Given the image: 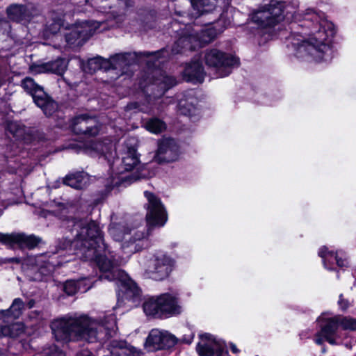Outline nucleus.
<instances>
[{
  "mask_svg": "<svg viewBox=\"0 0 356 356\" xmlns=\"http://www.w3.org/2000/svg\"><path fill=\"white\" fill-rule=\"evenodd\" d=\"M71 127L76 134L96 136L99 133L101 124L96 118L82 114L72 120Z\"/></svg>",
  "mask_w": 356,
  "mask_h": 356,
  "instance_id": "obj_14",
  "label": "nucleus"
},
{
  "mask_svg": "<svg viewBox=\"0 0 356 356\" xmlns=\"http://www.w3.org/2000/svg\"><path fill=\"white\" fill-rule=\"evenodd\" d=\"M140 290L135 283L129 282L122 285L120 292L118 295V304L122 305L124 300L134 301L140 296Z\"/></svg>",
  "mask_w": 356,
  "mask_h": 356,
  "instance_id": "obj_29",
  "label": "nucleus"
},
{
  "mask_svg": "<svg viewBox=\"0 0 356 356\" xmlns=\"http://www.w3.org/2000/svg\"><path fill=\"white\" fill-rule=\"evenodd\" d=\"M147 235V234L145 232V228L129 230L126 241L122 245V248L127 249V253H134L140 251L144 246V239Z\"/></svg>",
  "mask_w": 356,
  "mask_h": 356,
  "instance_id": "obj_20",
  "label": "nucleus"
},
{
  "mask_svg": "<svg viewBox=\"0 0 356 356\" xmlns=\"http://www.w3.org/2000/svg\"><path fill=\"white\" fill-rule=\"evenodd\" d=\"M66 68L67 64L65 60L62 58L41 64H33L30 67L33 73L40 74L51 72L58 75H62Z\"/></svg>",
  "mask_w": 356,
  "mask_h": 356,
  "instance_id": "obj_21",
  "label": "nucleus"
},
{
  "mask_svg": "<svg viewBox=\"0 0 356 356\" xmlns=\"http://www.w3.org/2000/svg\"><path fill=\"white\" fill-rule=\"evenodd\" d=\"M63 25V20L61 19H57L47 25L46 31L51 34H56L60 31Z\"/></svg>",
  "mask_w": 356,
  "mask_h": 356,
  "instance_id": "obj_41",
  "label": "nucleus"
},
{
  "mask_svg": "<svg viewBox=\"0 0 356 356\" xmlns=\"http://www.w3.org/2000/svg\"><path fill=\"white\" fill-rule=\"evenodd\" d=\"M176 84L177 81L175 77L167 75L161 70H154L152 71V83L151 85L152 92L150 95L154 98L160 97Z\"/></svg>",
  "mask_w": 356,
  "mask_h": 356,
  "instance_id": "obj_17",
  "label": "nucleus"
},
{
  "mask_svg": "<svg viewBox=\"0 0 356 356\" xmlns=\"http://www.w3.org/2000/svg\"><path fill=\"white\" fill-rule=\"evenodd\" d=\"M186 343H191V340L187 341Z\"/></svg>",
  "mask_w": 356,
  "mask_h": 356,
  "instance_id": "obj_55",
  "label": "nucleus"
},
{
  "mask_svg": "<svg viewBox=\"0 0 356 356\" xmlns=\"http://www.w3.org/2000/svg\"><path fill=\"white\" fill-rule=\"evenodd\" d=\"M339 326L337 316L327 319L321 326V333L329 343L332 345L337 343L335 337Z\"/></svg>",
  "mask_w": 356,
  "mask_h": 356,
  "instance_id": "obj_26",
  "label": "nucleus"
},
{
  "mask_svg": "<svg viewBox=\"0 0 356 356\" xmlns=\"http://www.w3.org/2000/svg\"><path fill=\"white\" fill-rule=\"evenodd\" d=\"M144 194L148 201L146 215L147 224L149 226H163L168 218L160 199L148 191H145Z\"/></svg>",
  "mask_w": 356,
  "mask_h": 356,
  "instance_id": "obj_11",
  "label": "nucleus"
},
{
  "mask_svg": "<svg viewBox=\"0 0 356 356\" xmlns=\"http://www.w3.org/2000/svg\"><path fill=\"white\" fill-rule=\"evenodd\" d=\"M10 261L18 263L19 261V259L17 258H12L10 259Z\"/></svg>",
  "mask_w": 356,
  "mask_h": 356,
  "instance_id": "obj_53",
  "label": "nucleus"
},
{
  "mask_svg": "<svg viewBox=\"0 0 356 356\" xmlns=\"http://www.w3.org/2000/svg\"><path fill=\"white\" fill-rule=\"evenodd\" d=\"M230 348L234 353H238L239 352V350L236 348V345L234 343L230 344Z\"/></svg>",
  "mask_w": 356,
  "mask_h": 356,
  "instance_id": "obj_51",
  "label": "nucleus"
},
{
  "mask_svg": "<svg viewBox=\"0 0 356 356\" xmlns=\"http://www.w3.org/2000/svg\"><path fill=\"white\" fill-rule=\"evenodd\" d=\"M40 312L37 311L31 312L29 314V318H38L40 316Z\"/></svg>",
  "mask_w": 356,
  "mask_h": 356,
  "instance_id": "obj_50",
  "label": "nucleus"
},
{
  "mask_svg": "<svg viewBox=\"0 0 356 356\" xmlns=\"http://www.w3.org/2000/svg\"><path fill=\"white\" fill-rule=\"evenodd\" d=\"M41 356H65V354L56 345H51L44 348L41 353Z\"/></svg>",
  "mask_w": 356,
  "mask_h": 356,
  "instance_id": "obj_40",
  "label": "nucleus"
},
{
  "mask_svg": "<svg viewBox=\"0 0 356 356\" xmlns=\"http://www.w3.org/2000/svg\"><path fill=\"white\" fill-rule=\"evenodd\" d=\"M204 60L205 64L213 69L220 77L228 76L232 72V68L238 65V60L236 57L217 49L205 50Z\"/></svg>",
  "mask_w": 356,
  "mask_h": 356,
  "instance_id": "obj_7",
  "label": "nucleus"
},
{
  "mask_svg": "<svg viewBox=\"0 0 356 356\" xmlns=\"http://www.w3.org/2000/svg\"><path fill=\"white\" fill-rule=\"evenodd\" d=\"M318 255L323 259L325 268L329 270L332 269V268L329 266V264H332L334 261H336L339 267L346 266L348 264V261L346 259L339 258L337 252L334 254L332 251H328L326 247H323L320 249Z\"/></svg>",
  "mask_w": 356,
  "mask_h": 356,
  "instance_id": "obj_30",
  "label": "nucleus"
},
{
  "mask_svg": "<svg viewBox=\"0 0 356 356\" xmlns=\"http://www.w3.org/2000/svg\"><path fill=\"white\" fill-rule=\"evenodd\" d=\"M338 321L343 330L355 331L356 330V318L350 316H337Z\"/></svg>",
  "mask_w": 356,
  "mask_h": 356,
  "instance_id": "obj_36",
  "label": "nucleus"
},
{
  "mask_svg": "<svg viewBox=\"0 0 356 356\" xmlns=\"http://www.w3.org/2000/svg\"><path fill=\"white\" fill-rule=\"evenodd\" d=\"M67 227H72V232L74 234L72 241L67 240L60 249L68 247L74 250V254L81 259L95 261L102 274L99 275L101 280L109 281L120 279L122 272L114 268L111 260L106 257L108 246L104 243L103 234L98 225L95 221L86 219L67 220Z\"/></svg>",
  "mask_w": 356,
  "mask_h": 356,
  "instance_id": "obj_1",
  "label": "nucleus"
},
{
  "mask_svg": "<svg viewBox=\"0 0 356 356\" xmlns=\"http://www.w3.org/2000/svg\"><path fill=\"white\" fill-rule=\"evenodd\" d=\"M19 152L18 146L15 143H10L7 145L5 150V156L6 158L13 157Z\"/></svg>",
  "mask_w": 356,
  "mask_h": 356,
  "instance_id": "obj_43",
  "label": "nucleus"
},
{
  "mask_svg": "<svg viewBox=\"0 0 356 356\" xmlns=\"http://www.w3.org/2000/svg\"><path fill=\"white\" fill-rule=\"evenodd\" d=\"M179 156V147L174 139L165 138L159 141L153 160L158 163L176 161Z\"/></svg>",
  "mask_w": 356,
  "mask_h": 356,
  "instance_id": "obj_16",
  "label": "nucleus"
},
{
  "mask_svg": "<svg viewBox=\"0 0 356 356\" xmlns=\"http://www.w3.org/2000/svg\"><path fill=\"white\" fill-rule=\"evenodd\" d=\"M131 140L134 139H129L126 142V147L127 150L124 153L122 160V168L125 171H130L140 164V161L136 153V148L134 146L129 147V144L131 145Z\"/></svg>",
  "mask_w": 356,
  "mask_h": 356,
  "instance_id": "obj_25",
  "label": "nucleus"
},
{
  "mask_svg": "<svg viewBox=\"0 0 356 356\" xmlns=\"http://www.w3.org/2000/svg\"><path fill=\"white\" fill-rule=\"evenodd\" d=\"M284 3L271 0L252 15V21L261 28L272 27L284 19Z\"/></svg>",
  "mask_w": 356,
  "mask_h": 356,
  "instance_id": "obj_6",
  "label": "nucleus"
},
{
  "mask_svg": "<svg viewBox=\"0 0 356 356\" xmlns=\"http://www.w3.org/2000/svg\"><path fill=\"white\" fill-rule=\"evenodd\" d=\"M51 330L57 341L94 343L115 336L118 326L113 314L99 321L87 316H65L53 321Z\"/></svg>",
  "mask_w": 356,
  "mask_h": 356,
  "instance_id": "obj_2",
  "label": "nucleus"
},
{
  "mask_svg": "<svg viewBox=\"0 0 356 356\" xmlns=\"http://www.w3.org/2000/svg\"><path fill=\"white\" fill-rule=\"evenodd\" d=\"M24 308V303L21 298H15L10 307L6 310L0 311V319L4 318H17Z\"/></svg>",
  "mask_w": 356,
  "mask_h": 356,
  "instance_id": "obj_31",
  "label": "nucleus"
},
{
  "mask_svg": "<svg viewBox=\"0 0 356 356\" xmlns=\"http://www.w3.org/2000/svg\"><path fill=\"white\" fill-rule=\"evenodd\" d=\"M41 241L40 237L33 234L26 235L24 233H0V242L11 248L15 245H17L20 248L33 249Z\"/></svg>",
  "mask_w": 356,
  "mask_h": 356,
  "instance_id": "obj_15",
  "label": "nucleus"
},
{
  "mask_svg": "<svg viewBox=\"0 0 356 356\" xmlns=\"http://www.w3.org/2000/svg\"><path fill=\"white\" fill-rule=\"evenodd\" d=\"M323 335L321 334V332L317 334L316 335V338L315 339V342L318 344V345H321L323 344Z\"/></svg>",
  "mask_w": 356,
  "mask_h": 356,
  "instance_id": "obj_48",
  "label": "nucleus"
},
{
  "mask_svg": "<svg viewBox=\"0 0 356 356\" xmlns=\"http://www.w3.org/2000/svg\"><path fill=\"white\" fill-rule=\"evenodd\" d=\"M338 303H339V305L341 307V309L343 310L346 309L350 305L349 302L343 298L342 294H341L339 296V300Z\"/></svg>",
  "mask_w": 356,
  "mask_h": 356,
  "instance_id": "obj_46",
  "label": "nucleus"
},
{
  "mask_svg": "<svg viewBox=\"0 0 356 356\" xmlns=\"http://www.w3.org/2000/svg\"><path fill=\"white\" fill-rule=\"evenodd\" d=\"M1 332L3 336L10 337H17L22 332L23 328L21 324L12 323L10 325H3L1 327Z\"/></svg>",
  "mask_w": 356,
  "mask_h": 356,
  "instance_id": "obj_34",
  "label": "nucleus"
},
{
  "mask_svg": "<svg viewBox=\"0 0 356 356\" xmlns=\"http://www.w3.org/2000/svg\"><path fill=\"white\" fill-rule=\"evenodd\" d=\"M125 0H92V6H96L102 13H111L115 17L125 6Z\"/></svg>",
  "mask_w": 356,
  "mask_h": 356,
  "instance_id": "obj_24",
  "label": "nucleus"
},
{
  "mask_svg": "<svg viewBox=\"0 0 356 356\" xmlns=\"http://www.w3.org/2000/svg\"><path fill=\"white\" fill-rule=\"evenodd\" d=\"M6 13L12 21L26 23L30 22L36 15V10L30 4H12L7 8Z\"/></svg>",
  "mask_w": 356,
  "mask_h": 356,
  "instance_id": "obj_19",
  "label": "nucleus"
},
{
  "mask_svg": "<svg viewBox=\"0 0 356 356\" xmlns=\"http://www.w3.org/2000/svg\"><path fill=\"white\" fill-rule=\"evenodd\" d=\"M217 0H191L195 13L191 15L193 17H198L213 12L217 7Z\"/></svg>",
  "mask_w": 356,
  "mask_h": 356,
  "instance_id": "obj_27",
  "label": "nucleus"
},
{
  "mask_svg": "<svg viewBox=\"0 0 356 356\" xmlns=\"http://www.w3.org/2000/svg\"><path fill=\"white\" fill-rule=\"evenodd\" d=\"M201 342L197 346L200 356H229L222 344L209 334L201 335Z\"/></svg>",
  "mask_w": 356,
  "mask_h": 356,
  "instance_id": "obj_18",
  "label": "nucleus"
},
{
  "mask_svg": "<svg viewBox=\"0 0 356 356\" xmlns=\"http://www.w3.org/2000/svg\"><path fill=\"white\" fill-rule=\"evenodd\" d=\"M110 356H140V353L124 341L112 340L108 346Z\"/></svg>",
  "mask_w": 356,
  "mask_h": 356,
  "instance_id": "obj_22",
  "label": "nucleus"
},
{
  "mask_svg": "<svg viewBox=\"0 0 356 356\" xmlns=\"http://www.w3.org/2000/svg\"><path fill=\"white\" fill-rule=\"evenodd\" d=\"M218 31L213 26L202 29L200 31H191L186 29L179 35L171 48V54L176 55L186 51H193L213 42Z\"/></svg>",
  "mask_w": 356,
  "mask_h": 356,
  "instance_id": "obj_4",
  "label": "nucleus"
},
{
  "mask_svg": "<svg viewBox=\"0 0 356 356\" xmlns=\"http://www.w3.org/2000/svg\"><path fill=\"white\" fill-rule=\"evenodd\" d=\"M76 356H92V353L87 349H84L77 353Z\"/></svg>",
  "mask_w": 356,
  "mask_h": 356,
  "instance_id": "obj_47",
  "label": "nucleus"
},
{
  "mask_svg": "<svg viewBox=\"0 0 356 356\" xmlns=\"http://www.w3.org/2000/svg\"><path fill=\"white\" fill-rule=\"evenodd\" d=\"M21 86L31 95L34 103L46 115H51L56 110V102L44 92L43 87L35 83L32 78H24L21 82Z\"/></svg>",
  "mask_w": 356,
  "mask_h": 356,
  "instance_id": "obj_8",
  "label": "nucleus"
},
{
  "mask_svg": "<svg viewBox=\"0 0 356 356\" xmlns=\"http://www.w3.org/2000/svg\"><path fill=\"white\" fill-rule=\"evenodd\" d=\"M6 131L17 140L24 139L26 134L25 126L21 122L16 121L8 122Z\"/></svg>",
  "mask_w": 356,
  "mask_h": 356,
  "instance_id": "obj_33",
  "label": "nucleus"
},
{
  "mask_svg": "<svg viewBox=\"0 0 356 356\" xmlns=\"http://www.w3.org/2000/svg\"><path fill=\"white\" fill-rule=\"evenodd\" d=\"M35 302L34 300H30L27 303V306L29 308H32L35 305Z\"/></svg>",
  "mask_w": 356,
  "mask_h": 356,
  "instance_id": "obj_52",
  "label": "nucleus"
},
{
  "mask_svg": "<svg viewBox=\"0 0 356 356\" xmlns=\"http://www.w3.org/2000/svg\"><path fill=\"white\" fill-rule=\"evenodd\" d=\"M205 72L202 63L199 60H194L188 63L184 71V77L187 81L202 82Z\"/></svg>",
  "mask_w": 356,
  "mask_h": 356,
  "instance_id": "obj_23",
  "label": "nucleus"
},
{
  "mask_svg": "<svg viewBox=\"0 0 356 356\" xmlns=\"http://www.w3.org/2000/svg\"><path fill=\"white\" fill-rule=\"evenodd\" d=\"M102 22L84 21L72 24L65 34L66 42L70 46H81L100 26Z\"/></svg>",
  "mask_w": 356,
  "mask_h": 356,
  "instance_id": "obj_10",
  "label": "nucleus"
},
{
  "mask_svg": "<svg viewBox=\"0 0 356 356\" xmlns=\"http://www.w3.org/2000/svg\"><path fill=\"white\" fill-rule=\"evenodd\" d=\"M164 52V49L159 51L150 52H129L124 54H116L111 56L108 60L111 63V69L119 70L122 73L125 72L126 68L134 63H136L138 58L141 56L149 57L150 56H155L157 58L161 57V54Z\"/></svg>",
  "mask_w": 356,
  "mask_h": 356,
  "instance_id": "obj_12",
  "label": "nucleus"
},
{
  "mask_svg": "<svg viewBox=\"0 0 356 356\" xmlns=\"http://www.w3.org/2000/svg\"><path fill=\"white\" fill-rule=\"evenodd\" d=\"M177 343V338L165 330L159 329L152 330L146 339L145 348L153 352L161 349H167L174 346Z\"/></svg>",
  "mask_w": 356,
  "mask_h": 356,
  "instance_id": "obj_13",
  "label": "nucleus"
},
{
  "mask_svg": "<svg viewBox=\"0 0 356 356\" xmlns=\"http://www.w3.org/2000/svg\"><path fill=\"white\" fill-rule=\"evenodd\" d=\"M94 149L102 154H105L106 151L104 144L102 142H97L94 145Z\"/></svg>",
  "mask_w": 356,
  "mask_h": 356,
  "instance_id": "obj_45",
  "label": "nucleus"
},
{
  "mask_svg": "<svg viewBox=\"0 0 356 356\" xmlns=\"http://www.w3.org/2000/svg\"><path fill=\"white\" fill-rule=\"evenodd\" d=\"M322 353H325V348L322 349Z\"/></svg>",
  "mask_w": 356,
  "mask_h": 356,
  "instance_id": "obj_54",
  "label": "nucleus"
},
{
  "mask_svg": "<svg viewBox=\"0 0 356 356\" xmlns=\"http://www.w3.org/2000/svg\"><path fill=\"white\" fill-rule=\"evenodd\" d=\"M80 282L68 280L65 283L64 291L68 296L74 295L79 290Z\"/></svg>",
  "mask_w": 356,
  "mask_h": 356,
  "instance_id": "obj_39",
  "label": "nucleus"
},
{
  "mask_svg": "<svg viewBox=\"0 0 356 356\" xmlns=\"http://www.w3.org/2000/svg\"><path fill=\"white\" fill-rule=\"evenodd\" d=\"M0 29L3 30V33L9 35L11 31V26L6 20H0Z\"/></svg>",
  "mask_w": 356,
  "mask_h": 356,
  "instance_id": "obj_44",
  "label": "nucleus"
},
{
  "mask_svg": "<svg viewBox=\"0 0 356 356\" xmlns=\"http://www.w3.org/2000/svg\"><path fill=\"white\" fill-rule=\"evenodd\" d=\"M88 175L83 172L69 174L63 179V184L75 189H83L88 185Z\"/></svg>",
  "mask_w": 356,
  "mask_h": 356,
  "instance_id": "obj_28",
  "label": "nucleus"
},
{
  "mask_svg": "<svg viewBox=\"0 0 356 356\" xmlns=\"http://www.w3.org/2000/svg\"><path fill=\"white\" fill-rule=\"evenodd\" d=\"M301 26L311 29V33L316 35L313 39L314 42L302 39H297V42H292L296 49L297 56L304 57L308 54L317 62L323 60L324 55L331 51L325 41L328 37H332L335 34L333 24L322 19L314 10L307 9L304 14V23Z\"/></svg>",
  "mask_w": 356,
  "mask_h": 356,
  "instance_id": "obj_3",
  "label": "nucleus"
},
{
  "mask_svg": "<svg viewBox=\"0 0 356 356\" xmlns=\"http://www.w3.org/2000/svg\"><path fill=\"white\" fill-rule=\"evenodd\" d=\"M143 308L147 316L156 318H165L181 312L177 299L168 293L147 298L143 302Z\"/></svg>",
  "mask_w": 356,
  "mask_h": 356,
  "instance_id": "obj_5",
  "label": "nucleus"
},
{
  "mask_svg": "<svg viewBox=\"0 0 356 356\" xmlns=\"http://www.w3.org/2000/svg\"><path fill=\"white\" fill-rule=\"evenodd\" d=\"M142 177L134 175H122L120 177L113 178L112 181V187L130 184L133 181L140 179Z\"/></svg>",
  "mask_w": 356,
  "mask_h": 356,
  "instance_id": "obj_38",
  "label": "nucleus"
},
{
  "mask_svg": "<svg viewBox=\"0 0 356 356\" xmlns=\"http://www.w3.org/2000/svg\"><path fill=\"white\" fill-rule=\"evenodd\" d=\"M138 105L137 102H132V103L127 104V106H126V108L128 111H130L132 109H136L138 108Z\"/></svg>",
  "mask_w": 356,
  "mask_h": 356,
  "instance_id": "obj_49",
  "label": "nucleus"
},
{
  "mask_svg": "<svg viewBox=\"0 0 356 356\" xmlns=\"http://www.w3.org/2000/svg\"><path fill=\"white\" fill-rule=\"evenodd\" d=\"M109 233L113 238L117 241H126L127 232H125L123 227L119 225H113L109 228Z\"/></svg>",
  "mask_w": 356,
  "mask_h": 356,
  "instance_id": "obj_37",
  "label": "nucleus"
},
{
  "mask_svg": "<svg viewBox=\"0 0 356 356\" xmlns=\"http://www.w3.org/2000/svg\"><path fill=\"white\" fill-rule=\"evenodd\" d=\"M174 265V261L164 254H156L143 264L145 275L156 281H162L166 279Z\"/></svg>",
  "mask_w": 356,
  "mask_h": 356,
  "instance_id": "obj_9",
  "label": "nucleus"
},
{
  "mask_svg": "<svg viewBox=\"0 0 356 356\" xmlns=\"http://www.w3.org/2000/svg\"><path fill=\"white\" fill-rule=\"evenodd\" d=\"M99 70L106 71L111 70V63L108 59H105L101 56L90 58L85 66V70L90 73H94Z\"/></svg>",
  "mask_w": 356,
  "mask_h": 356,
  "instance_id": "obj_32",
  "label": "nucleus"
},
{
  "mask_svg": "<svg viewBox=\"0 0 356 356\" xmlns=\"http://www.w3.org/2000/svg\"><path fill=\"white\" fill-rule=\"evenodd\" d=\"M179 109L181 114L187 115L194 111L195 107L192 104L187 105L186 101L181 99L179 102Z\"/></svg>",
  "mask_w": 356,
  "mask_h": 356,
  "instance_id": "obj_42",
  "label": "nucleus"
},
{
  "mask_svg": "<svg viewBox=\"0 0 356 356\" xmlns=\"http://www.w3.org/2000/svg\"><path fill=\"white\" fill-rule=\"evenodd\" d=\"M145 128L150 132L159 134L165 129V124L158 118H152L145 123Z\"/></svg>",
  "mask_w": 356,
  "mask_h": 356,
  "instance_id": "obj_35",
  "label": "nucleus"
}]
</instances>
